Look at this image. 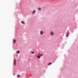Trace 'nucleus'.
<instances>
[{"label": "nucleus", "instance_id": "4468645a", "mask_svg": "<svg viewBox=\"0 0 78 78\" xmlns=\"http://www.w3.org/2000/svg\"><path fill=\"white\" fill-rule=\"evenodd\" d=\"M13 75H15V74L13 73Z\"/></svg>", "mask_w": 78, "mask_h": 78}, {"label": "nucleus", "instance_id": "9d476101", "mask_svg": "<svg viewBox=\"0 0 78 78\" xmlns=\"http://www.w3.org/2000/svg\"><path fill=\"white\" fill-rule=\"evenodd\" d=\"M43 55V54H40L39 55V56H42Z\"/></svg>", "mask_w": 78, "mask_h": 78}, {"label": "nucleus", "instance_id": "7ed1b4c3", "mask_svg": "<svg viewBox=\"0 0 78 78\" xmlns=\"http://www.w3.org/2000/svg\"><path fill=\"white\" fill-rule=\"evenodd\" d=\"M40 33L41 35H42V34H43V32H42V31H40Z\"/></svg>", "mask_w": 78, "mask_h": 78}, {"label": "nucleus", "instance_id": "6e6552de", "mask_svg": "<svg viewBox=\"0 0 78 78\" xmlns=\"http://www.w3.org/2000/svg\"><path fill=\"white\" fill-rule=\"evenodd\" d=\"M38 10L39 11H41V8H38Z\"/></svg>", "mask_w": 78, "mask_h": 78}, {"label": "nucleus", "instance_id": "20e7f679", "mask_svg": "<svg viewBox=\"0 0 78 78\" xmlns=\"http://www.w3.org/2000/svg\"><path fill=\"white\" fill-rule=\"evenodd\" d=\"M30 53H31V54H34V51H31Z\"/></svg>", "mask_w": 78, "mask_h": 78}, {"label": "nucleus", "instance_id": "39448f33", "mask_svg": "<svg viewBox=\"0 0 78 78\" xmlns=\"http://www.w3.org/2000/svg\"><path fill=\"white\" fill-rule=\"evenodd\" d=\"M16 52H17V53L18 54H19V53H20V51H19V50H18L16 51Z\"/></svg>", "mask_w": 78, "mask_h": 78}, {"label": "nucleus", "instance_id": "9b49d317", "mask_svg": "<svg viewBox=\"0 0 78 78\" xmlns=\"http://www.w3.org/2000/svg\"><path fill=\"white\" fill-rule=\"evenodd\" d=\"M66 36L67 37H69V34H68V33H67V34Z\"/></svg>", "mask_w": 78, "mask_h": 78}, {"label": "nucleus", "instance_id": "423d86ee", "mask_svg": "<svg viewBox=\"0 0 78 78\" xmlns=\"http://www.w3.org/2000/svg\"><path fill=\"white\" fill-rule=\"evenodd\" d=\"M51 63L50 62L48 64V66H49V65H51Z\"/></svg>", "mask_w": 78, "mask_h": 78}, {"label": "nucleus", "instance_id": "1a4fd4ad", "mask_svg": "<svg viewBox=\"0 0 78 78\" xmlns=\"http://www.w3.org/2000/svg\"><path fill=\"white\" fill-rule=\"evenodd\" d=\"M16 40L13 39V42H16Z\"/></svg>", "mask_w": 78, "mask_h": 78}, {"label": "nucleus", "instance_id": "f03ea898", "mask_svg": "<svg viewBox=\"0 0 78 78\" xmlns=\"http://www.w3.org/2000/svg\"><path fill=\"white\" fill-rule=\"evenodd\" d=\"M54 34L53 33V32H51V35L52 36H53V35Z\"/></svg>", "mask_w": 78, "mask_h": 78}, {"label": "nucleus", "instance_id": "f257e3e1", "mask_svg": "<svg viewBox=\"0 0 78 78\" xmlns=\"http://www.w3.org/2000/svg\"><path fill=\"white\" fill-rule=\"evenodd\" d=\"M36 12V10H34L33 11V12H32V13H34V14H35Z\"/></svg>", "mask_w": 78, "mask_h": 78}, {"label": "nucleus", "instance_id": "ddd939ff", "mask_svg": "<svg viewBox=\"0 0 78 78\" xmlns=\"http://www.w3.org/2000/svg\"><path fill=\"white\" fill-rule=\"evenodd\" d=\"M17 76H18V77H20V75H18Z\"/></svg>", "mask_w": 78, "mask_h": 78}, {"label": "nucleus", "instance_id": "f8f14e48", "mask_svg": "<svg viewBox=\"0 0 78 78\" xmlns=\"http://www.w3.org/2000/svg\"><path fill=\"white\" fill-rule=\"evenodd\" d=\"M37 57L39 58H41V57H40V56H37Z\"/></svg>", "mask_w": 78, "mask_h": 78}, {"label": "nucleus", "instance_id": "0eeeda50", "mask_svg": "<svg viewBox=\"0 0 78 78\" xmlns=\"http://www.w3.org/2000/svg\"><path fill=\"white\" fill-rule=\"evenodd\" d=\"M21 23H23V24H25V22L23 21H22Z\"/></svg>", "mask_w": 78, "mask_h": 78}]
</instances>
